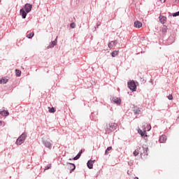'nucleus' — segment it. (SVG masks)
Returning a JSON list of instances; mask_svg holds the SVG:
<instances>
[{
  "label": "nucleus",
  "instance_id": "f257e3e1",
  "mask_svg": "<svg viewBox=\"0 0 179 179\" xmlns=\"http://www.w3.org/2000/svg\"><path fill=\"white\" fill-rule=\"evenodd\" d=\"M26 134H22L16 141V145H22V143H23V142H24V141L26 140Z\"/></svg>",
  "mask_w": 179,
  "mask_h": 179
},
{
  "label": "nucleus",
  "instance_id": "f03ea898",
  "mask_svg": "<svg viewBox=\"0 0 179 179\" xmlns=\"http://www.w3.org/2000/svg\"><path fill=\"white\" fill-rule=\"evenodd\" d=\"M127 85L130 90H132L133 92H135L136 90V84L135 83V81L131 80L130 82H128Z\"/></svg>",
  "mask_w": 179,
  "mask_h": 179
},
{
  "label": "nucleus",
  "instance_id": "7ed1b4c3",
  "mask_svg": "<svg viewBox=\"0 0 179 179\" xmlns=\"http://www.w3.org/2000/svg\"><path fill=\"white\" fill-rule=\"evenodd\" d=\"M31 8H33V6L30 3H26L24 10L27 12V13H29L31 11Z\"/></svg>",
  "mask_w": 179,
  "mask_h": 179
},
{
  "label": "nucleus",
  "instance_id": "20e7f679",
  "mask_svg": "<svg viewBox=\"0 0 179 179\" xmlns=\"http://www.w3.org/2000/svg\"><path fill=\"white\" fill-rule=\"evenodd\" d=\"M27 13H28L24 10V8H21L20 10V14L21 15L22 19H26Z\"/></svg>",
  "mask_w": 179,
  "mask_h": 179
},
{
  "label": "nucleus",
  "instance_id": "39448f33",
  "mask_svg": "<svg viewBox=\"0 0 179 179\" xmlns=\"http://www.w3.org/2000/svg\"><path fill=\"white\" fill-rule=\"evenodd\" d=\"M117 127H118V124L116 123H110L109 124V129L110 131H115L117 129Z\"/></svg>",
  "mask_w": 179,
  "mask_h": 179
},
{
  "label": "nucleus",
  "instance_id": "423d86ee",
  "mask_svg": "<svg viewBox=\"0 0 179 179\" xmlns=\"http://www.w3.org/2000/svg\"><path fill=\"white\" fill-rule=\"evenodd\" d=\"M159 22L160 23H162V24H164V23H166V22H167V17L160 15H159Z\"/></svg>",
  "mask_w": 179,
  "mask_h": 179
},
{
  "label": "nucleus",
  "instance_id": "0eeeda50",
  "mask_svg": "<svg viewBox=\"0 0 179 179\" xmlns=\"http://www.w3.org/2000/svg\"><path fill=\"white\" fill-rule=\"evenodd\" d=\"M166 141H167V137L166 136V135H162L159 137L160 143H164Z\"/></svg>",
  "mask_w": 179,
  "mask_h": 179
},
{
  "label": "nucleus",
  "instance_id": "6e6552de",
  "mask_svg": "<svg viewBox=\"0 0 179 179\" xmlns=\"http://www.w3.org/2000/svg\"><path fill=\"white\" fill-rule=\"evenodd\" d=\"M139 153H141V155H142V152H141V147H137V148L133 152V155H134V156H138V155H139Z\"/></svg>",
  "mask_w": 179,
  "mask_h": 179
},
{
  "label": "nucleus",
  "instance_id": "1a4fd4ad",
  "mask_svg": "<svg viewBox=\"0 0 179 179\" xmlns=\"http://www.w3.org/2000/svg\"><path fill=\"white\" fill-rule=\"evenodd\" d=\"M134 27H136V29H141V27H142V22L139 21H135Z\"/></svg>",
  "mask_w": 179,
  "mask_h": 179
},
{
  "label": "nucleus",
  "instance_id": "9d476101",
  "mask_svg": "<svg viewBox=\"0 0 179 179\" xmlns=\"http://www.w3.org/2000/svg\"><path fill=\"white\" fill-rule=\"evenodd\" d=\"M133 111H134V114H141V108L134 106Z\"/></svg>",
  "mask_w": 179,
  "mask_h": 179
},
{
  "label": "nucleus",
  "instance_id": "9b49d317",
  "mask_svg": "<svg viewBox=\"0 0 179 179\" xmlns=\"http://www.w3.org/2000/svg\"><path fill=\"white\" fill-rule=\"evenodd\" d=\"M0 115L3 117H8L9 115V112L8 110L0 111Z\"/></svg>",
  "mask_w": 179,
  "mask_h": 179
},
{
  "label": "nucleus",
  "instance_id": "f8f14e48",
  "mask_svg": "<svg viewBox=\"0 0 179 179\" xmlns=\"http://www.w3.org/2000/svg\"><path fill=\"white\" fill-rule=\"evenodd\" d=\"M138 132L141 136H148L146 135V129H144L143 131L141 129H138Z\"/></svg>",
  "mask_w": 179,
  "mask_h": 179
},
{
  "label": "nucleus",
  "instance_id": "ddd939ff",
  "mask_svg": "<svg viewBox=\"0 0 179 179\" xmlns=\"http://www.w3.org/2000/svg\"><path fill=\"white\" fill-rule=\"evenodd\" d=\"M93 163H94V161L89 160L87 162V166L88 169H93Z\"/></svg>",
  "mask_w": 179,
  "mask_h": 179
},
{
  "label": "nucleus",
  "instance_id": "4468645a",
  "mask_svg": "<svg viewBox=\"0 0 179 179\" xmlns=\"http://www.w3.org/2000/svg\"><path fill=\"white\" fill-rule=\"evenodd\" d=\"M57 38H58V37H57L54 41H52L50 43V45L48 46V48H52L55 45H57Z\"/></svg>",
  "mask_w": 179,
  "mask_h": 179
},
{
  "label": "nucleus",
  "instance_id": "2eb2a0df",
  "mask_svg": "<svg viewBox=\"0 0 179 179\" xmlns=\"http://www.w3.org/2000/svg\"><path fill=\"white\" fill-rule=\"evenodd\" d=\"M117 45V41H111L108 43V47L110 48H113V47H115Z\"/></svg>",
  "mask_w": 179,
  "mask_h": 179
},
{
  "label": "nucleus",
  "instance_id": "dca6fc26",
  "mask_svg": "<svg viewBox=\"0 0 179 179\" xmlns=\"http://www.w3.org/2000/svg\"><path fill=\"white\" fill-rule=\"evenodd\" d=\"M9 80L8 78H7L6 77H3L0 80V83H3V85H5V83H8V81Z\"/></svg>",
  "mask_w": 179,
  "mask_h": 179
},
{
  "label": "nucleus",
  "instance_id": "f3484780",
  "mask_svg": "<svg viewBox=\"0 0 179 179\" xmlns=\"http://www.w3.org/2000/svg\"><path fill=\"white\" fill-rule=\"evenodd\" d=\"M44 145H45V148H48V149H51V148H52V144H51L50 143V141H45L44 143Z\"/></svg>",
  "mask_w": 179,
  "mask_h": 179
},
{
  "label": "nucleus",
  "instance_id": "a211bd4d",
  "mask_svg": "<svg viewBox=\"0 0 179 179\" xmlns=\"http://www.w3.org/2000/svg\"><path fill=\"white\" fill-rule=\"evenodd\" d=\"M118 54H120V50H114L113 52H111V56L113 57H117V55H118Z\"/></svg>",
  "mask_w": 179,
  "mask_h": 179
},
{
  "label": "nucleus",
  "instance_id": "6ab92c4d",
  "mask_svg": "<svg viewBox=\"0 0 179 179\" xmlns=\"http://www.w3.org/2000/svg\"><path fill=\"white\" fill-rule=\"evenodd\" d=\"M113 101H114V103L116 104H121V99L118 98H113Z\"/></svg>",
  "mask_w": 179,
  "mask_h": 179
},
{
  "label": "nucleus",
  "instance_id": "aec40b11",
  "mask_svg": "<svg viewBox=\"0 0 179 179\" xmlns=\"http://www.w3.org/2000/svg\"><path fill=\"white\" fill-rule=\"evenodd\" d=\"M16 76L20 77L22 76V71L19 69H15Z\"/></svg>",
  "mask_w": 179,
  "mask_h": 179
},
{
  "label": "nucleus",
  "instance_id": "412c9836",
  "mask_svg": "<svg viewBox=\"0 0 179 179\" xmlns=\"http://www.w3.org/2000/svg\"><path fill=\"white\" fill-rule=\"evenodd\" d=\"M27 38H33L34 37V32H31L27 35Z\"/></svg>",
  "mask_w": 179,
  "mask_h": 179
},
{
  "label": "nucleus",
  "instance_id": "4be33fe9",
  "mask_svg": "<svg viewBox=\"0 0 179 179\" xmlns=\"http://www.w3.org/2000/svg\"><path fill=\"white\" fill-rule=\"evenodd\" d=\"M70 165V169L71 170V171H73V170H75L76 169V166H75L74 164H69Z\"/></svg>",
  "mask_w": 179,
  "mask_h": 179
},
{
  "label": "nucleus",
  "instance_id": "5701e85b",
  "mask_svg": "<svg viewBox=\"0 0 179 179\" xmlns=\"http://www.w3.org/2000/svg\"><path fill=\"white\" fill-rule=\"evenodd\" d=\"M111 149H113V147H108L106 150V152H105V155H109V152H110V150H111Z\"/></svg>",
  "mask_w": 179,
  "mask_h": 179
},
{
  "label": "nucleus",
  "instance_id": "b1692460",
  "mask_svg": "<svg viewBox=\"0 0 179 179\" xmlns=\"http://www.w3.org/2000/svg\"><path fill=\"white\" fill-rule=\"evenodd\" d=\"M49 113H55L56 110L55 109L54 107H48Z\"/></svg>",
  "mask_w": 179,
  "mask_h": 179
},
{
  "label": "nucleus",
  "instance_id": "393cba45",
  "mask_svg": "<svg viewBox=\"0 0 179 179\" xmlns=\"http://www.w3.org/2000/svg\"><path fill=\"white\" fill-rule=\"evenodd\" d=\"M71 27L72 29H75V27H76V24H75V22H72L71 24H70Z\"/></svg>",
  "mask_w": 179,
  "mask_h": 179
},
{
  "label": "nucleus",
  "instance_id": "a878e982",
  "mask_svg": "<svg viewBox=\"0 0 179 179\" xmlns=\"http://www.w3.org/2000/svg\"><path fill=\"white\" fill-rule=\"evenodd\" d=\"M173 17H176V16H179V11L173 13Z\"/></svg>",
  "mask_w": 179,
  "mask_h": 179
},
{
  "label": "nucleus",
  "instance_id": "bb28decb",
  "mask_svg": "<svg viewBox=\"0 0 179 179\" xmlns=\"http://www.w3.org/2000/svg\"><path fill=\"white\" fill-rule=\"evenodd\" d=\"M167 99H169V100H173V95L170 94L167 96Z\"/></svg>",
  "mask_w": 179,
  "mask_h": 179
},
{
  "label": "nucleus",
  "instance_id": "cd10ccee",
  "mask_svg": "<svg viewBox=\"0 0 179 179\" xmlns=\"http://www.w3.org/2000/svg\"><path fill=\"white\" fill-rule=\"evenodd\" d=\"M48 169H51V164H48L46 167L45 170H48Z\"/></svg>",
  "mask_w": 179,
  "mask_h": 179
},
{
  "label": "nucleus",
  "instance_id": "c85d7f7f",
  "mask_svg": "<svg viewBox=\"0 0 179 179\" xmlns=\"http://www.w3.org/2000/svg\"><path fill=\"white\" fill-rule=\"evenodd\" d=\"M81 155H82V150L76 156H78V157H80Z\"/></svg>",
  "mask_w": 179,
  "mask_h": 179
},
{
  "label": "nucleus",
  "instance_id": "c756f323",
  "mask_svg": "<svg viewBox=\"0 0 179 179\" xmlns=\"http://www.w3.org/2000/svg\"><path fill=\"white\" fill-rule=\"evenodd\" d=\"M78 159H79V157H78L77 155L73 159V160H78Z\"/></svg>",
  "mask_w": 179,
  "mask_h": 179
},
{
  "label": "nucleus",
  "instance_id": "7c9ffc66",
  "mask_svg": "<svg viewBox=\"0 0 179 179\" xmlns=\"http://www.w3.org/2000/svg\"><path fill=\"white\" fill-rule=\"evenodd\" d=\"M148 131H150V126H148Z\"/></svg>",
  "mask_w": 179,
  "mask_h": 179
},
{
  "label": "nucleus",
  "instance_id": "2f4dec72",
  "mask_svg": "<svg viewBox=\"0 0 179 179\" xmlns=\"http://www.w3.org/2000/svg\"><path fill=\"white\" fill-rule=\"evenodd\" d=\"M145 152L148 153V148L145 149Z\"/></svg>",
  "mask_w": 179,
  "mask_h": 179
},
{
  "label": "nucleus",
  "instance_id": "473e14b6",
  "mask_svg": "<svg viewBox=\"0 0 179 179\" xmlns=\"http://www.w3.org/2000/svg\"><path fill=\"white\" fill-rule=\"evenodd\" d=\"M0 125H2V121H0Z\"/></svg>",
  "mask_w": 179,
  "mask_h": 179
},
{
  "label": "nucleus",
  "instance_id": "72a5a7b5",
  "mask_svg": "<svg viewBox=\"0 0 179 179\" xmlns=\"http://www.w3.org/2000/svg\"><path fill=\"white\" fill-rule=\"evenodd\" d=\"M134 179H139L138 177H135Z\"/></svg>",
  "mask_w": 179,
  "mask_h": 179
},
{
  "label": "nucleus",
  "instance_id": "f704fd0d",
  "mask_svg": "<svg viewBox=\"0 0 179 179\" xmlns=\"http://www.w3.org/2000/svg\"><path fill=\"white\" fill-rule=\"evenodd\" d=\"M164 2H166V0H164Z\"/></svg>",
  "mask_w": 179,
  "mask_h": 179
},
{
  "label": "nucleus",
  "instance_id": "c9c22d12",
  "mask_svg": "<svg viewBox=\"0 0 179 179\" xmlns=\"http://www.w3.org/2000/svg\"><path fill=\"white\" fill-rule=\"evenodd\" d=\"M160 1L162 2V0H160Z\"/></svg>",
  "mask_w": 179,
  "mask_h": 179
}]
</instances>
